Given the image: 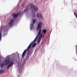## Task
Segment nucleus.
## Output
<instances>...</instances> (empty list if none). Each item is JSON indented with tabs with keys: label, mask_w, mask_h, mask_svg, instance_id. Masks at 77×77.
Instances as JSON below:
<instances>
[{
	"label": "nucleus",
	"mask_w": 77,
	"mask_h": 77,
	"mask_svg": "<svg viewBox=\"0 0 77 77\" xmlns=\"http://www.w3.org/2000/svg\"><path fill=\"white\" fill-rule=\"evenodd\" d=\"M42 33H41L39 35L38 38V41L37 42V44H39V42H40V41L41 39V38H42Z\"/></svg>",
	"instance_id": "obj_6"
},
{
	"label": "nucleus",
	"mask_w": 77,
	"mask_h": 77,
	"mask_svg": "<svg viewBox=\"0 0 77 77\" xmlns=\"http://www.w3.org/2000/svg\"><path fill=\"white\" fill-rule=\"evenodd\" d=\"M39 35H37V36H36V37H35V38H38V36Z\"/></svg>",
	"instance_id": "obj_21"
},
{
	"label": "nucleus",
	"mask_w": 77,
	"mask_h": 77,
	"mask_svg": "<svg viewBox=\"0 0 77 77\" xmlns=\"http://www.w3.org/2000/svg\"><path fill=\"white\" fill-rule=\"evenodd\" d=\"M42 22H40L39 23L36 29L37 30H39V29H41L42 27Z\"/></svg>",
	"instance_id": "obj_4"
},
{
	"label": "nucleus",
	"mask_w": 77,
	"mask_h": 77,
	"mask_svg": "<svg viewBox=\"0 0 77 77\" xmlns=\"http://www.w3.org/2000/svg\"><path fill=\"white\" fill-rule=\"evenodd\" d=\"M36 38H35L34 40L31 43L29 44V45L28 47H27L26 49H25L24 51H23L22 55V57H23L24 56V55H25V54L26 53V51H30V47H31V46L34 43V42H35L36 40Z\"/></svg>",
	"instance_id": "obj_1"
},
{
	"label": "nucleus",
	"mask_w": 77,
	"mask_h": 77,
	"mask_svg": "<svg viewBox=\"0 0 77 77\" xmlns=\"http://www.w3.org/2000/svg\"><path fill=\"white\" fill-rule=\"evenodd\" d=\"M31 8L32 9H34L35 12H36L38 11V7L34 5L33 4H32L30 5Z\"/></svg>",
	"instance_id": "obj_2"
},
{
	"label": "nucleus",
	"mask_w": 77,
	"mask_h": 77,
	"mask_svg": "<svg viewBox=\"0 0 77 77\" xmlns=\"http://www.w3.org/2000/svg\"><path fill=\"white\" fill-rule=\"evenodd\" d=\"M74 14L75 15V16L76 17V18H77V14H76L74 12Z\"/></svg>",
	"instance_id": "obj_19"
},
{
	"label": "nucleus",
	"mask_w": 77,
	"mask_h": 77,
	"mask_svg": "<svg viewBox=\"0 0 77 77\" xmlns=\"http://www.w3.org/2000/svg\"><path fill=\"white\" fill-rule=\"evenodd\" d=\"M10 63V60L9 59H7L4 62V64L5 66L8 65Z\"/></svg>",
	"instance_id": "obj_7"
},
{
	"label": "nucleus",
	"mask_w": 77,
	"mask_h": 77,
	"mask_svg": "<svg viewBox=\"0 0 77 77\" xmlns=\"http://www.w3.org/2000/svg\"><path fill=\"white\" fill-rule=\"evenodd\" d=\"M32 14L33 15L35 14V12L34 11H32Z\"/></svg>",
	"instance_id": "obj_20"
},
{
	"label": "nucleus",
	"mask_w": 77,
	"mask_h": 77,
	"mask_svg": "<svg viewBox=\"0 0 77 77\" xmlns=\"http://www.w3.org/2000/svg\"><path fill=\"white\" fill-rule=\"evenodd\" d=\"M18 15H19V13H16V14H13V17L14 18H15L17 17L18 16Z\"/></svg>",
	"instance_id": "obj_10"
},
{
	"label": "nucleus",
	"mask_w": 77,
	"mask_h": 77,
	"mask_svg": "<svg viewBox=\"0 0 77 77\" xmlns=\"http://www.w3.org/2000/svg\"><path fill=\"white\" fill-rule=\"evenodd\" d=\"M30 54H31L29 52V53H28L27 55V57H29V56L30 55Z\"/></svg>",
	"instance_id": "obj_17"
},
{
	"label": "nucleus",
	"mask_w": 77,
	"mask_h": 77,
	"mask_svg": "<svg viewBox=\"0 0 77 77\" xmlns=\"http://www.w3.org/2000/svg\"><path fill=\"white\" fill-rule=\"evenodd\" d=\"M46 32H47V30L45 29L43 30V33L44 34H45Z\"/></svg>",
	"instance_id": "obj_13"
},
{
	"label": "nucleus",
	"mask_w": 77,
	"mask_h": 77,
	"mask_svg": "<svg viewBox=\"0 0 77 77\" xmlns=\"http://www.w3.org/2000/svg\"><path fill=\"white\" fill-rule=\"evenodd\" d=\"M1 28H2V30L5 29V26H1Z\"/></svg>",
	"instance_id": "obj_18"
},
{
	"label": "nucleus",
	"mask_w": 77,
	"mask_h": 77,
	"mask_svg": "<svg viewBox=\"0 0 77 77\" xmlns=\"http://www.w3.org/2000/svg\"><path fill=\"white\" fill-rule=\"evenodd\" d=\"M36 45V43H34L32 47L33 48H34Z\"/></svg>",
	"instance_id": "obj_15"
},
{
	"label": "nucleus",
	"mask_w": 77,
	"mask_h": 77,
	"mask_svg": "<svg viewBox=\"0 0 77 77\" xmlns=\"http://www.w3.org/2000/svg\"><path fill=\"white\" fill-rule=\"evenodd\" d=\"M37 17L39 18H40V19H42L43 17H42V15L41 13H38L37 14Z\"/></svg>",
	"instance_id": "obj_8"
},
{
	"label": "nucleus",
	"mask_w": 77,
	"mask_h": 77,
	"mask_svg": "<svg viewBox=\"0 0 77 77\" xmlns=\"http://www.w3.org/2000/svg\"><path fill=\"white\" fill-rule=\"evenodd\" d=\"M1 68H3V67H4V64L2 63L1 65Z\"/></svg>",
	"instance_id": "obj_16"
},
{
	"label": "nucleus",
	"mask_w": 77,
	"mask_h": 77,
	"mask_svg": "<svg viewBox=\"0 0 77 77\" xmlns=\"http://www.w3.org/2000/svg\"><path fill=\"white\" fill-rule=\"evenodd\" d=\"M13 64L14 63L13 62H11L9 64L7 68H10V67L12 66V65H13Z\"/></svg>",
	"instance_id": "obj_9"
},
{
	"label": "nucleus",
	"mask_w": 77,
	"mask_h": 77,
	"mask_svg": "<svg viewBox=\"0 0 77 77\" xmlns=\"http://www.w3.org/2000/svg\"><path fill=\"white\" fill-rule=\"evenodd\" d=\"M44 34L43 35L42 38H44Z\"/></svg>",
	"instance_id": "obj_22"
},
{
	"label": "nucleus",
	"mask_w": 77,
	"mask_h": 77,
	"mask_svg": "<svg viewBox=\"0 0 77 77\" xmlns=\"http://www.w3.org/2000/svg\"><path fill=\"white\" fill-rule=\"evenodd\" d=\"M5 72V70H0V74H2Z\"/></svg>",
	"instance_id": "obj_14"
},
{
	"label": "nucleus",
	"mask_w": 77,
	"mask_h": 77,
	"mask_svg": "<svg viewBox=\"0 0 77 77\" xmlns=\"http://www.w3.org/2000/svg\"><path fill=\"white\" fill-rule=\"evenodd\" d=\"M29 11V8H27L25 9L24 10V12H28Z\"/></svg>",
	"instance_id": "obj_11"
},
{
	"label": "nucleus",
	"mask_w": 77,
	"mask_h": 77,
	"mask_svg": "<svg viewBox=\"0 0 77 77\" xmlns=\"http://www.w3.org/2000/svg\"><path fill=\"white\" fill-rule=\"evenodd\" d=\"M14 19H12L9 23V26L10 27H12L13 25H14Z\"/></svg>",
	"instance_id": "obj_5"
},
{
	"label": "nucleus",
	"mask_w": 77,
	"mask_h": 77,
	"mask_svg": "<svg viewBox=\"0 0 77 77\" xmlns=\"http://www.w3.org/2000/svg\"><path fill=\"white\" fill-rule=\"evenodd\" d=\"M41 29H40L39 30L37 35H38V36H39L40 35V34H41Z\"/></svg>",
	"instance_id": "obj_12"
},
{
	"label": "nucleus",
	"mask_w": 77,
	"mask_h": 77,
	"mask_svg": "<svg viewBox=\"0 0 77 77\" xmlns=\"http://www.w3.org/2000/svg\"><path fill=\"white\" fill-rule=\"evenodd\" d=\"M36 20L33 19H32V23L30 25V29L31 30H32V29H33V27H34V25H33V24H34V23H36Z\"/></svg>",
	"instance_id": "obj_3"
}]
</instances>
